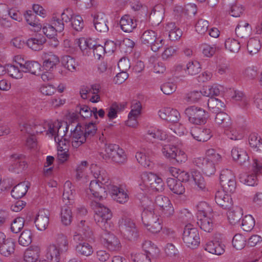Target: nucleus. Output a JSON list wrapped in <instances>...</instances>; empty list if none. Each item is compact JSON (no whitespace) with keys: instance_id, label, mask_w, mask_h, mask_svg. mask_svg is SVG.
<instances>
[{"instance_id":"obj_1","label":"nucleus","mask_w":262,"mask_h":262,"mask_svg":"<svg viewBox=\"0 0 262 262\" xmlns=\"http://www.w3.org/2000/svg\"><path fill=\"white\" fill-rule=\"evenodd\" d=\"M95 204L96 207L94 216L95 221L104 232L102 235V242L110 250H119L121 246L119 240L109 231L112 226L111 221L112 214L110 209L101 203L95 202Z\"/></svg>"},{"instance_id":"obj_2","label":"nucleus","mask_w":262,"mask_h":262,"mask_svg":"<svg viewBox=\"0 0 262 262\" xmlns=\"http://www.w3.org/2000/svg\"><path fill=\"white\" fill-rule=\"evenodd\" d=\"M91 172L96 179L91 181L89 190L92 195L99 200L106 198L108 191V185H111L106 171L96 164L91 165Z\"/></svg>"},{"instance_id":"obj_3","label":"nucleus","mask_w":262,"mask_h":262,"mask_svg":"<svg viewBox=\"0 0 262 262\" xmlns=\"http://www.w3.org/2000/svg\"><path fill=\"white\" fill-rule=\"evenodd\" d=\"M198 230L192 227L191 224L185 226L183 234V240L189 248L194 249L198 247L200 243Z\"/></svg>"},{"instance_id":"obj_4","label":"nucleus","mask_w":262,"mask_h":262,"mask_svg":"<svg viewBox=\"0 0 262 262\" xmlns=\"http://www.w3.org/2000/svg\"><path fill=\"white\" fill-rule=\"evenodd\" d=\"M191 176L199 190L205 191L207 190L204 179L199 172L193 171ZM177 180L181 183L187 182L190 180V175L187 172L180 170Z\"/></svg>"},{"instance_id":"obj_5","label":"nucleus","mask_w":262,"mask_h":262,"mask_svg":"<svg viewBox=\"0 0 262 262\" xmlns=\"http://www.w3.org/2000/svg\"><path fill=\"white\" fill-rule=\"evenodd\" d=\"M190 122L195 124H204L206 122L207 115L205 111L199 107L192 106L185 111Z\"/></svg>"},{"instance_id":"obj_6","label":"nucleus","mask_w":262,"mask_h":262,"mask_svg":"<svg viewBox=\"0 0 262 262\" xmlns=\"http://www.w3.org/2000/svg\"><path fill=\"white\" fill-rule=\"evenodd\" d=\"M220 179L221 185L224 191L231 193L235 191L236 187L235 176L231 170L223 169Z\"/></svg>"},{"instance_id":"obj_7","label":"nucleus","mask_w":262,"mask_h":262,"mask_svg":"<svg viewBox=\"0 0 262 262\" xmlns=\"http://www.w3.org/2000/svg\"><path fill=\"white\" fill-rule=\"evenodd\" d=\"M143 43L150 46L154 52H157L163 46V39L157 37V34L154 31L148 30L145 31L141 37Z\"/></svg>"},{"instance_id":"obj_8","label":"nucleus","mask_w":262,"mask_h":262,"mask_svg":"<svg viewBox=\"0 0 262 262\" xmlns=\"http://www.w3.org/2000/svg\"><path fill=\"white\" fill-rule=\"evenodd\" d=\"M105 156L116 163L122 164L126 160V156L124 150L119 145L110 144L105 147Z\"/></svg>"},{"instance_id":"obj_9","label":"nucleus","mask_w":262,"mask_h":262,"mask_svg":"<svg viewBox=\"0 0 262 262\" xmlns=\"http://www.w3.org/2000/svg\"><path fill=\"white\" fill-rule=\"evenodd\" d=\"M154 205L156 209L159 207V209L161 210L164 216L169 217L174 213V209L170 201L166 196L162 195L156 196Z\"/></svg>"},{"instance_id":"obj_10","label":"nucleus","mask_w":262,"mask_h":262,"mask_svg":"<svg viewBox=\"0 0 262 262\" xmlns=\"http://www.w3.org/2000/svg\"><path fill=\"white\" fill-rule=\"evenodd\" d=\"M121 232L124 237L129 241L135 240L137 236V230L135 224L129 219H122L120 223Z\"/></svg>"},{"instance_id":"obj_11","label":"nucleus","mask_w":262,"mask_h":262,"mask_svg":"<svg viewBox=\"0 0 262 262\" xmlns=\"http://www.w3.org/2000/svg\"><path fill=\"white\" fill-rule=\"evenodd\" d=\"M10 159L11 164L9 168L10 171L18 173L27 168L28 164L24 155L14 154L11 156Z\"/></svg>"},{"instance_id":"obj_12","label":"nucleus","mask_w":262,"mask_h":262,"mask_svg":"<svg viewBox=\"0 0 262 262\" xmlns=\"http://www.w3.org/2000/svg\"><path fill=\"white\" fill-rule=\"evenodd\" d=\"M223 189L216 191L215 195V202L221 207L225 209L230 208L233 205V201L230 195L226 193Z\"/></svg>"},{"instance_id":"obj_13","label":"nucleus","mask_w":262,"mask_h":262,"mask_svg":"<svg viewBox=\"0 0 262 262\" xmlns=\"http://www.w3.org/2000/svg\"><path fill=\"white\" fill-rule=\"evenodd\" d=\"M158 114L159 117L162 119L173 123L178 122L180 117L179 112L170 107H166L160 110L158 112Z\"/></svg>"},{"instance_id":"obj_14","label":"nucleus","mask_w":262,"mask_h":262,"mask_svg":"<svg viewBox=\"0 0 262 262\" xmlns=\"http://www.w3.org/2000/svg\"><path fill=\"white\" fill-rule=\"evenodd\" d=\"M49 213L47 210L41 209L40 210L37 214L34 223L38 230H45L49 222Z\"/></svg>"},{"instance_id":"obj_15","label":"nucleus","mask_w":262,"mask_h":262,"mask_svg":"<svg viewBox=\"0 0 262 262\" xmlns=\"http://www.w3.org/2000/svg\"><path fill=\"white\" fill-rule=\"evenodd\" d=\"M190 134L195 140L203 142L208 141L212 136L210 129L198 127L193 128Z\"/></svg>"},{"instance_id":"obj_16","label":"nucleus","mask_w":262,"mask_h":262,"mask_svg":"<svg viewBox=\"0 0 262 262\" xmlns=\"http://www.w3.org/2000/svg\"><path fill=\"white\" fill-rule=\"evenodd\" d=\"M196 165L202 168L203 172L207 176H209L215 172V164L204 158H199L195 159Z\"/></svg>"},{"instance_id":"obj_17","label":"nucleus","mask_w":262,"mask_h":262,"mask_svg":"<svg viewBox=\"0 0 262 262\" xmlns=\"http://www.w3.org/2000/svg\"><path fill=\"white\" fill-rule=\"evenodd\" d=\"M108 189L113 199L117 202L123 204L127 201L128 195L123 189L113 185H108Z\"/></svg>"},{"instance_id":"obj_18","label":"nucleus","mask_w":262,"mask_h":262,"mask_svg":"<svg viewBox=\"0 0 262 262\" xmlns=\"http://www.w3.org/2000/svg\"><path fill=\"white\" fill-rule=\"evenodd\" d=\"M120 27L124 32H132L137 27V21L129 15H124L120 20Z\"/></svg>"},{"instance_id":"obj_19","label":"nucleus","mask_w":262,"mask_h":262,"mask_svg":"<svg viewBox=\"0 0 262 262\" xmlns=\"http://www.w3.org/2000/svg\"><path fill=\"white\" fill-rule=\"evenodd\" d=\"M94 24L95 29L100 32H107L108 30L107 18L106 15L103 13H98L94 17Z\"/></svg>"},{"instance_id":"obj_20","label":"nucleus","mask_w":262,"mask_h":262,"mask_svg":"<svg viewBox=\"0 0 262 262\" xmlns=\"http://www.w3.org/2000/svg\"><path fill=\"white\" fill-rule=\"evenodd\" d=\"M152 154V151L145 148L141 149L136 154V158L139 164L144 167H149L151 165V162L149 159V156Z\"/></svg>"},{"instance_id":"obj_21","label":"nucleus","mask_w":262,"mask_h":262,"mask_svg":"<svg viewBox=\"0 0 262 262\" xmlns=\"http://www.w3.org/2000/svg\"><path fill=\"white\" fill-rule=\"evenodd\" d=\"M46 42V38L40 34H36L27 41V45L34 51H38L42 49L43 43Z\"/></svg>"},{"instance_id":"obj_22","label":"nucleus","mask_w":262,"mask_h":262,"mask_svg":"<svg viewBox=\"0 0 262 262\" xmlns=\"http://www.w3.org/2000/svg\"><path fill=\"white\" fill-rule=\"evenodd\" d=\"M39 246L32 245L28 248L24 253V260L26 262H37L40 254Z\"/></svg>"},{"instance_id":"obj_23","label":"nucleus","mask_w":262,"mask_h":262,"mask_svg":"<svg viewBox=\"0 0 262 262\" xmlns=\"http://www.w3.org/2000/svg\"><path fill=\"white\" fill-rule=\"evenodd\" d=\"M19 65L25 73L29 72L35 75L40 74L41 66L37 61H28L24 64L19 63Z\"/></svg>"},{"instance_id":"obj_24","label":"nucleus","mask_w":262,"mask_h":262,"mask_svg":"<svg viewBox=\"0 0 262 262\" xmlns=\"http://www.w3.org/2000/svg\"><path fill=\"white\" fill-rule=\"evenodd\" d=\"M164 15V9L161 5L156 6L149 15V20L153 25H158L162 20Z\"/></svg>"},{"instance_id":"obj_25","label":"nucleus","mask_w":262,"mask_h":262,"mask_svg":"<svg viewBox=\"0 0 262 262\" xmlns=\"http://www.w3.org/2000/svg\"><path fill=\"white\" fill-rule=\"evenodd\" d=\"M233 159L240 165L244 164L248 161L249 157L246 151L242 148L234 147L231 150Z\"/></svg>"},{"instance_id":"obj_26","label":"nucleus","mask_w":262,"mask_h":262,"mask_svg":"<svg viewBox=\"0 0 262 262\" xmlns=\"http://www.w3.org/2000/svg\"><path fill=\"white\" fill-rule=\"evenodd\" d=\"M252 28L248 23L241 22L236 26L235 32L236 36L241 38H246L251 35Z\"/></svg>"},{"instance_id":"obj_27","label":"nucleus","mask_w":262,"mask_h":262,"mask_svg":"<svg viewBox=\"0 0 262 262\" xmlns=\"http://www.w3.org/2000/svg\"><path fill=\"white\" fill-rule=\"evenodd\" d=\"M59 63V58L57 56L53 54H48L45 55L43 67L47 71H52Z\"/></svg>"},{"instance_id":"obj_28","label":"nucleus","mask_w":262,"mask_h":262,"mask_svg":"<svg viewBox=\"0 0 262 262\" xmlns=\"http://www.w3.org/2000/svg\"><path fill=\"white\" fill-rule=\"evenodd\" d=\"M197 224L200 228L207 232H211L213 229V223L211 215L198 217Z\"/></svg>"},{"instance_id":"obj_29","label":"nucleus","mask_w":262,"mask_h":262,"mask_svg":"<svg viewBox=\"0 0 262 262\" xmlns=\"http://www.w3.org/2000/svg\"><path fill=\"white\" fill-rule=\"evenodd\" d=\"M29 183L23 182L14 187L11 191V195L15 199H18L24 196L27 193Z\"/></svg>"},{"instance_id":"obj_30","label":"nucleus","mask_w":262,"mask_h":262,"mask_svg":"<svg viewBox=\"0 0 262 262\" xmlns=\"http://www.w3.org/2000/svg\"><path fill=\"white\" fill-rule=\"evenodd\" d=\"M167 184L170 190L175 194H182L185 192V187L182 183L175 179L168 178Z\"/></svg>"},{"instance_id":"obj_31","label":"nucleus","mask_w":262,"mask_h":262,"mask_svg":"<svg viewBox=\"0 0 262 262\" xmlns=\"http://www.w3.org/2000/svg\"><path fill=\"white\" fill-rule=\"evenodd\" d=\"M15 243L13 239L9 238L0 246V253L5 256H9L14 252Z\"/></svg>"},{"instance_id":"obj_32","label":"nucleus","mask_w":262,"mask_h":262,"mask_svg":"<svg viewBox=\"0 0 262 262\" xmlns=\"http://www.w3.org/2000/svg\"><path fill=\"white\" fill-rule=\"evenodd\" d=\"M205 249L210 253L218 255L223 254L225 251L224 246L219 241L209 242L206 244Z\"/></svg>"},{"instance_id":"obj_33","label":"nucleus","mask_w":262,"mask_h":262,"mask_svg":"<svg viewBox=\"0 0 262 262\" xmlns=\"http://www.w3.org/2000/svg\"><path fill=\"white\" fill-rule=\"evenodd\" d=\"M62 253L60 249L55 245H50L47 249L46 257L50 262H59L60 254Z\"/></svg>"},{"instance_id":"obj_34","label":"nucleus","mask_w":262,"mask_h":262,"mask_svg":"<svg viewBox=\"0 0 262 262\" xmlns=\"http://www.w3.org/2000/svg\"><path fill=\"white\" fill-rule=\"evenodd\" d=\"M214 121L217 125L223 127H229L232 124L230 117L227 113L221 111L216 114Z\"/></svg>"},{"instance_id":"obj_35","label":"nucleus","mask_w":262,"mask_h":262,"mask_svg":"<svg viewBox=\"0 0 262 262\" xmlns=\"http://www.w3.org/2000/svg\"><path fill=\"white\" fill-rule=\"evenodd\" d=\"M155 210L156 208H155L152 202L144 209L142 213V221L143 224L155 219V217H158V215L155 212Z\"/></svg>"},{"instance_id":"obj_36","label":"nucleus","mask_w":262,"mask_h":262,"mask_svg":"<svg viewBox=\"0 0 262 262\" xmlns=\"http://www.w3.org/2000/svg\"><path fill=\"white\" fill-rule=\"evenodd\" d=\"M243 214V210L239 207H236L233 209L229 210L227 216L230 223L233 225L238 223Z\"/></svg>"},{"instance_id":"obj_37","label":"nucleus","mask_w":262,"mask_h":262,"mask_svg":"<svg viewBox=\"0 0 262 262\" xmlns=\"http://www.w3.org/2000/svg\"><path fill=\"white\" fill-rule=\"evenodd\" d=\"M207 104L209 109L214 113L221 111L225 107L224 102L214 96L209 98Z\"/></svg>"},{"instance_id":"obj_38","label":"nucleus","mask_w":262,"mask_h":262,"mask_svg":"<svg viewBox=\"0 0 262 262\" xmlns=\"http://www.w3.org/2000/svg\"><path fill=\"white\" fill-rule=\"evenodd\" d=\"M144 225L148 231L153 233L159 232L162 228L161 222L158 217H155V219L144 224Z\"/></svg>"},{"instance_id":"obj_39","label":"nucleus","mask_w":262,"mask_h":262,"mask_svg":"<svg viewBox=\"0 0 262 262\" xmlns=\"http://www.w3.org/2000/svg\"><path fill=\"white\" fill-rule=\"evenodd\" d=\"M197 217L211 215L212 209L205 202H201L197 205Z\"/></svg>"},{"instance_id":"obj_40","label":"nucleus","mask_w":262,"mask_h":262,"mask_svg":"<svg viewBox=\"0 0 262 262\" xmlns=\"http://www.w3.org/2000/svg\"><path fill=\"white\" fill-rule=\"evenodd\" d=\"M261 48V43L259 39L255 38H251L247 42V50L251 54H255L258 52Z\"/></svg>"},{"instance_id":"obj_41","label":"nucleus","mask_w":262,"mask_h":262,"mask_svg":"<svg viewBox=\"0 0 262 262\" xmlns=\"http://www.w3.org/2000/svg\"><path fill=\"white\" fill-rule=\"evenodd\" d=\"M72 220V211L68 206H64L61 210V221L62 223L66 225H69Z\"/></svg>"},{"instance_id":"obj_42","label":"nucleus","mask_w":262,"mask_h":262,"mask_svg":"<svg viewBox=\"0 0 262 262\" xmlns=\"http://www.w3.org/2000/svg\"><path fill=\"white\" fill-rule=\"evenodd\" d=\"M225 46L227 50L233 53H237L241 48L239 41L234 38H231L226 40Z\"/></svg>"},{"instance_id":"obj_43","label":"nucleus","mask_w":262,"mask_h":262,"mask_svg":"<svg viewBox=\"0 0 262 262\" xmlns=\"http://www.w3.org/2000/svg\"><path fill=\"white\" fill-rule=\"evenodd\" d=\"M76 251L80 254L86 256L91 255L93 252L92 247L86 243H80L76 247Z\"/></svg>"},{"instance_id":"obj_44","label":"nucleus","mask_w":262,"mask_h":262,"mask_svg":"<svg viewBox=\"0 0 262 262\" xmlns=\"http://www.w3.org/2000/svg\"><path fill=\"white\" fill-rule=\"evenodd\" d=\"M7 71L10 76L15 79H20L23 77L24 72L20 67L16 65L9 64Z\"/></svg>"},{"instance_id":"obj_45","label":"nucleus","mask_w":262,"mask_h":262,"mask_svg":"<svg viewBox=\"0 0 262 262\" xmlns=\"http://www.w3.org/2000/svg\"><path fill=\"white\" fill-rule=\"evenodd\" d=\"M62 65L69 71L73 72L76 70L77 66L75 59L69 55H66L62 58Z\"/></svg>"},{"instance_id":"obj_46","label":"nucleus","mask_w":262,"mask_h":262,"mask_svg":"<svg viewBox=\"0 0 262 262\" xmlns=\"http://www.w3.org/2000/svg\"><path fill=\"white\" fill-rule=\"evenodd\" d=\"M32 242V233L30 230H25L21 233L18 239L19 245L28 246Z\"/></svg>"},{"instance_id":"obj_47","label":"nucleus","mask_w":262,"mask_h":262,"mask_svg":"<svg viewBox=\"0 0 262 262\" xmlns=\"http://www.w3.org/2000/svg\"><path fill=\"white\" fill-rule=\"evenodd\" d=\"M203 95L206 97H212L217 96L220 93L219 89L216 86H204L202 91H200Z\"/></svg>"},{"instance_id":"obj_48","label":"nucleus","mask_w":262,"mask_h":262,"mask_svg":"<svg viewBox=\"0 0 262 262\" xmlns=\"http://www.w3.org/2000/svg\"><path fill=\"white\" fill-rule=\"evenodd\" d=\"M85 221L81 220L79 225L80 231L85 240H92L93 239V233L88 226H85Z\"/></svg>"},{"instance_id":"obj_49","label":"nucleus","mask_w":262,"mask_h":262,"mask_svg":"<svg viewBox=\"0 0 262 262\" xmlns=\"http://www.w3.org/2000/svg\"><path fill=\"white\" fill-rule=\"evenodd\" d=\"M254 225L255 220L251 215L245 216L242 220V228L245 231H250L253 228Z\"/></svg>"},{"instance_id":"obj_50","label":"nucleus","mask_w":262,"mask_h":262,"mask_svg":"<svg viewBox=\"0 0 262 262\" xmlns=\"http://www.w3.org/2000/svg\"><path fill=\"white\" fill-rule=\"evenodd\" d=\"M186 70L188 74L193 76L199 74L201 71L200 63L197 61H192L187 63Z\"/></svg>"},{"instance_id":"obj_51","label":"nucleus","mask_w":262,"mask_h":262,"mask_svg":"<svg viewBox=\"0 0 262 262\" xmlns=\"http://www.w3.org/2000/svg\"><path fill=\"white\" fill-rule=\"evenodd\" d=\"M246 239L241 234H236L232 239L233 246L237 250H241L246 245Z\"/></svg>"},{"instance_id":"obj_52","label":"nucleus","mask_w":262,"mask_h":262,"mask_svg":"<svg viewBox=\"0 0 262 262\" xmlns=\"http://www.w3.org/2000/svg\"><path fill=\"white\" fill-rule=\"evenodd\" d=\"M204 158L211 161L215 164L220 162L222 159L221 156L212 148L209 149L206 151V157Z\"/></svg>"},{"instance_id":"obj_53","label":"nucleus","mask_w":262,"mask_h":262,"mask_svg":"<svg viewBox=\"0 0 262 262\" xmlns=\"http://www.w3.org/2000/svg\"><path fill=\"white\" fill-rule=\"evenodd\" d=\"M150 255L145 253H132L131 259L134 262H151Z\"/></svg>"},{"instance_id":"obj_54","label":"nucleus","mask_w":262,"mask_h":262,"mask_svg":"<svg viewBox=\"0 0 262 262\" xmlns=\"http://www.w3.org/2000/svg\"><path fill=\"white\" fill-rule=\"evenodd\" d=\"M71 26L76 31H81L84 27V23L82 17L79 15L71 16Z\"/></svg>"},{"instance_id":"obj_55","label":"nucleus","mask_w":262,"mask_h":262,"mask_svg":"<svg viewBox=\"0 0 262 262\" xmlns=\"http://www.w3.org/2000/svg\"><path fill=\"white\" fill-rule=\"evenodd\" d=\"M229 5L230 7V13L233 17H239L243 13L244 9L243 8L237 5L236 0H232L229 3Z\"/></svg>"},{"instance_id":"obj_56","label":"nucleus","mask_w":262,"mask_h":262,"mask_svg":"<svg viewBox=\"0 0 262 262\" xmlns=\"http://www.w3.org/2000/svg\"><path fill=\"white\" fill-rule=\"evenodd\" d=\"M83 127L85 140L93 137L96 133L97 127L95 124L93 122H90Z\"/></svg>"},{"instance_id":"obj_57","label":"nucleus","mask_w":262,"mask_h":262,"mask_svg":"<svg viewBox=\"0 0 262 262\" xmlns=\"http://www.w3.org/2000/svg\"><path fill=\"white\" fill-rule=\"evenodd\" d=\"M24 219L23 217H17L14 220L11 225V230L13 233L19 232L24 226Z\"/></svg>"},{"instance_id":"obj_58","label":"nucleus","mask_w":262,"mask_h":262,"mask_svg":"<svg viewBox=\"0 0 262 262\" xmlns=\"http://www.w3.org/2000/svg\"><path fill=\"white\" fill-rule=\"evenodd\" d=\"M177 150L178 148L174 146L166 145L162 148V152L165 157L172 160L174 156H176V152L177 151Z\"/></svg>"},{"instance_id":"obj_59","label":"nucleus","mask_w":262,"mask_h":262,"mask_svg":"<svg viewBox=\"0 0 262 262\" xmlns=\"http://www.w3.org/2000/svg\"><path fill=\"white\" fill-rule=\"evenodd\" d=\"M140 114L137 110H134L132 108L131 111L128 114V119L126 121V124L128 126L135 127L137 123V117Z\"/></svg>"},{"instance_id":"obj_60","label":"nucleus","mask_w":262,"mask_h":262,"mask_svg":"<svg viewBox=\"0 0 262 262\" xmlns=\"http://www.w3.org/2000/svg\"><path fill=\"white\" fill-rule=\"evenodd\" d=\"M209 23L207 20L200 19L195 25V30L200 34H204L208 29Z\"/></svg>"},{"instance_id":"obj_61","label":"nucleus","mask_w":262,"mask_h":262,"mask_svg":"<svg viewBox=\"0 0 262 262\" xmlns=\"http://www.w3.org/2000/svg\"><path fill=\"white\" fill-rule=\"evenodd\" d=\"M257 74V70L256 67L253 66L246 68L243 72L244 76L248 80L255 79Z\"/></svg>"},{"instance_id":"obj_62","label":"nucleus","mask_w":262,"mask_h":262,"mask_svg":"<svg viewBox=\"0 0 262 262\" xmlns=\"http://www.w3.org/2000/svg\"><path fill=\"white\" fill-rule=\"evenodd\" d=\"M72 139L81 140L82 137H85L84 133V127L78 123L75 129L71 131Z\"/></svg>"},{"instance_id":"obj_63","label":"nucleus","mask_w":262,"mask_h":262,"mask_svg":"<svg viewBox=\"0 0 262 262\" xmlns=\"http://www.w3.org/2000/svg\"><path fill=\"white\" fill-rule=\"evenodd\" d=\"M149 61L154 64V71L155 73L160 74L165 72L166 67L163 62L156 60L154 57H150Z\"/></svg>"},{"instance_id":"obj_64","label":"nucleus","mask_w":262,"mask_h":262,"mask_svg":"<svg viewBox=\"0 0 262 262\" xmlns=\"http://www.w3.org/2000/svg\"><path fill=\"white\" fill-rule=\"evenodd\" d=\"M176 85L171 82H166L161 86V90L165 95H170L176 90Z\"/></svg>"}]
</instances>
